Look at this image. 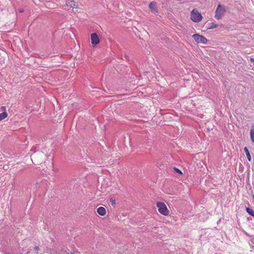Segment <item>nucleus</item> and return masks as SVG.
<instances>
[{"instance_id":"nucleus-6","label":"nucleus","mask_w":254,"mask_h":254,"mask_svg":"<svg viewBox=\"0 0 254 254\" xmlns=\"http://www.w3.org/2000/svg\"><path fill=\"white\" fill-rule=\"evenodd\" d=\"M90 38L91 44L93 46H96L100 42L99 38L98 35L95 33L91 34Z\"/></svg>"},{"instance_id":"nucleus-16","label":"nucleus","mask_w":254,"mask_h":254,"mask_svg":"<svg viewBox=\"0 0 254 254\" xmlns=\"http://www.w3.org/2000/svg\"><path fill=\"white\" fill-rule=\"evenodd\" d=\"M174 169L175 171L177 173H179L181 175L183 174L181 171L180 170H179V169H178L177 168H174Z\"/></svg>"},{"instance_id":"nucleus-9","label":"nucleus","mask_w":254,"mask_h":254,"mask_svg":"<svg viewBox=\"0 0 254 254\" xmlns=\"http://www.w3.org/2000/svg\"><path fill=\"white\" fill-rule=\"evenodd\" d=\"M40 248H43V247H40ZM33 249L36 251V253L37 254H43L45 253V251L44 249L40 248L39 246H35L33 247Z\"/></svg>"},{"instance_id":"nucleus-15","label":"nucleus","mask_w":254,"mask_h":254,"mask_svg":"<svg viewBox=\"0 0 254 254\" xmlns=\"http://www.w3.org/2000/svg\"><path fill=\"white\" fill-rule=\"evenodd\" d=\"M110 202L112 206H114L116 204V200L113 198L110 199Z\"/></svg>"},{"instance_id":"nucleus-12","label":"nucleus","mask_w":254,"mask_h":254,"mask_svg":"<svg viewBox=\"0 0 254 254\" xmlns=\"http://www.w3.org/2000/svg\"><path fill=\"white\" fill-rule=\"evenodd\" d=\"M7 114L6 112H3L2 113H0V122L7 118Z\"/></svg>"},{"instance_id":"nucleus-13","label":"nucleus","mask_w":254,"mask_h":254,"mask_svg":"<svg viewBox=\"0 0 254 254\" xmlns=\"http://www.w3.org/2000/svg\"><path fill=\"white\" fill-rule=\"evenodd\" d=\"M251 139L254 142V126L252 127L250 132Z\"/></svg>"},{"instance_id":"nucleus-11","label":"nucleus","mask_w":254,"mask_h":254,"mask_svg":"<svg viewBox=\"0 0 254 254\" xmlns=\"http://www.w3.org/2000/svg\"><path fill=\"white\" fill-rule=\"evenodd\" d=\"M217 27V25L214 23H209L207 24V29H211Z\"/></svg>"},{"instance_id":"nucleus-19","label":"nucleus","mask_w":254,"mask_h":254,"mask_svg":"<svg viewBox=\"0 0 254 254\" xmlns=\"http://www.w3.org/2000/svg\"><path fill=\"white\" fill-rule=\"evenodd\" d=\"M75 254V252L74 251L71 253V254Z\"/></svg>"},{"instance_id":"nucleus-7","label":"nucleus","mask_w":254,"mask_h":254,"mask_svg":"<svg viewBox=\"0 0 254 254\" xmlns=\"http://www.w3.org/2000/svg\"><path fill=\"white\" fill-rule=\"evenodd\" d=\"M149 7L152 13L157 14L158 12L157 3L155 2H151L149 4Z\"/></svg>"},{"instance_id":"nucleus-5","label":"nucleus","mask_w":254,"mask_h":254,"mask_svg":"<svg viewBox=\"0 0 254 254\" xmlns=\"http://www.w3.org/2000/svg\"><path fill=\"white\" fill-rule=\"evenodd\" d=\"M192 37L197 43L206 44L207 42V40L205 37L199 34H193Z\"/></svg>"},{"instance_id":"nucleus-18","label":"nucleus","mask_w":254,"mask_h":254,"mask_svg":"<svg viewBox=\"0 0 254 254\" xmlns=\"http://www.w3.org/2000/svg\"><path fill=\"white\" fill-rule=\"evenodd\" d=\"M251 61L252 62H254V58H251L250 59Z\"/></svg>"},{"instance_id":"nucleus-8","label":"nucleus","mask_w":254,"mask_h":254,"mask_svg":"<svg viewBox=\"0 0 254 254\" xmlns=\"http://www.w3.org/2000/svg\"><path fill=\"white\" fill-rule=\"evenodd\" d=\"M97 212L101 216H104L107 213V211L106 209L102 206L98 207L97 209Z\"/></svg>"},{"instance_id":"nucleus-10","label":"nucleus","mask_w":254,"mask_h":254,"mask_svg":"<svg viewBox=\"0 0 254 254\" xmlns=\"http://www.w3.org/2000/svg\"><path fill=\"white\" fill-rule=\"evenodd\" d=\"M244 151L246 154V156H247V157L248 160L249 161H251V155L249 152V151L248 149L247 148V147H245L244 148Z\"/></svg>"},{"instance_id":"nucleus-1","label":"nucleus","mask_w":254,"mask_h":254,"mask_svg":"<svg viewBox=\"0 0 254 254\" xmlns=\"http://www.w3.org/2000/svg\"><path fill=\"white\" fill-rule=\"evenodd\" d=\"M156 204L158 211L161 214L166 216L169 215L170 210L164 202L158 201L156 202Z\"/></svg>"},{"instance_id":"nucleus-14","label":"nucleus","mask_w":254,"mask_h":254,"mask_svg":"<svg viewBox=\"0 0 254 254\" xmlns=\"http://www.w3.org/2000/svg\"><path fill=\"white\" fill-rule=\"evenodd\" d=\"M246 210L249 214L254 217V210L249 207L247 208Z\"/></svg>"},{"instance_id":"nucleus-4","label":"nucleus","mask_w":254,"mask_h":254,"mask_svg":"<svg viewBox=\"0 0 254 254\" xmlns=\"http://www.w3.org/2000/svg\"><path fill=\"white\" fill-rule=\"evenodd\" d=\"M226 11L225 7L220 4H218L215 12V18L219 20L222 18Z\"/></svg>"},{"instance_id":"nucleus-3","label":"nucleus","mask_w":254,"mask_h":254,"mask_svg":"<svg viewBox=\"0 0 254 254\" xmlns=\"http://www.w3.org/2000/svg\"><path fill=\"white\" fill-rule=\"evenodd\" d=\"M65 7V9L68 10L75 12L78 11V4L76 1L73 0H66Z\"/></svg>"},{"instance_id":"nucleus-2","label":"nucleus","mask_w":254,"mask_h":254,"mask_svg":"<svg viewBox=\"0 0 254 254\" xmlns=\"http://www.w3.org/2000/svg\"><path fill=\"white\" fill-rule=\"evenodd\" d=\"M202 17L201 14L196 8L192 9L190 12V18L193 22H199L202 20Z\"/></svg>"},{"instance_id":"nucleus-17","label":"nucleus","mask_w":254,"mask_h":254,"mask_svg":"<svg viewBox=\"0 0 254 254\" xmlns=\"http://www.w3.org/2000/svg\"><path fill=\"white\" fill-rule=\"evenodd\" d=\"M1 109L2 110V111H3V112H5V110H6V107H4V106H2L1 107Z\"/></svg>"}]
</instances>
